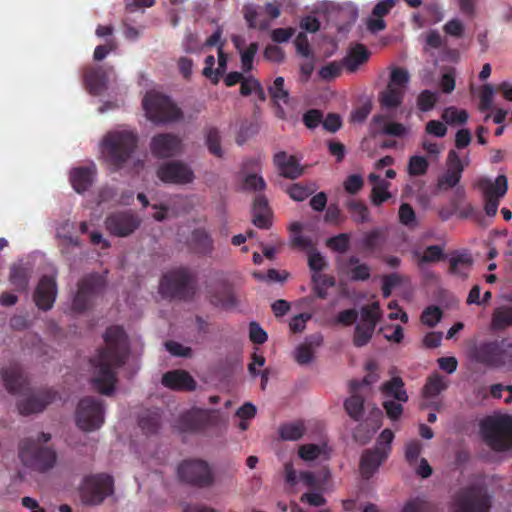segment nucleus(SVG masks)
<instances>
[{
	"label": "nucleus",
	"instance_id": "ea45409f",
	"mask_svg": "<svg viewBox=\"0 0 512 512\" xmlns=\"http://www.w3.org/2000/svg\"><path fill=\"white\" fill-rule=\"evenodd\" d=\"M191 242L195 250L203 255L210 254L214 250V242L210 234L204 228H197L191 234Z\"/></svg>",
	"mask_w": 512,
	"mask_h": 512
},
{
	"label": "nucleus",
	"instance_id": "393cba45",
	"mask_svg": "<svg viewBox=\"0 0 512 512\" xmlns=\"http://www.w3.org/2000/svg\"><path fill=\"white\" fill-rule=\"evenodd\" d=\"M350 397L344 401V409L351 419L361 421L364 415V397L360 395V383L358 380H351L349 383Z\"/></svg>",
	"mask_w": 512,
	"mask_h": 512
},
{
	"label": "nucleus",
	"instance_id": "f704fd0d",
	"mask_svg": "<svg viewBox=\"0 0 512 512\" xmlns=\"http://www.w3.org/2000/svg\"><path fill=\"white\" fill-rule=\"evenodd\" d=\"M381 391L385 397H391L398 402H407L408 394L405 389V383L401 377L395 376L386 381L381 386Z\"/></svg>",
	"mask_w": 512,
	"mask_h": 512
},
{
	"label": "nucleus",
	"instance_id": "5fc2aeb1",
	"mask_svg": "<svg viewBox=\"0 0 512 512\" xmlns=\"http://www.w3.org/2000/svg\"><path fill=\"white\" fill-rule=\"evenodd\" d=\"M442 316L443 312L438 306L430 305L423 310L421 314V322L424 325L433 328L438 322H440Z\"/></svg>",
	"mask_w": 512,
	"mask_h": 512
},
{
	"label": "nucleus",
	"instance_id": "20e7f679",
	"mask_svg": "<svg viewBox=\"0 0 512 512\" xmlns=\"http://www.w3.org/2000/svg\"><path fill=\"white\" fill-rule=\"evenodd\" d=\"M480 433L484 442L494 451L512 449V416H488L480 422Z\"/></svg>",
	"mask_w": 512,
	"mask_h": 512
},
{
	"label": "nucleus",
	"instance_id": "72a5a7b5",
	"mask_svg": "<svg viewBox=\"0 0 512 512\" xmlns=\"http://www.w3.org/2000/svg\"><path fill=\"white\" fill-rule=\"evenodd\" d=\"M509 327H512V306L502 305L495 308L491 317L490 329L493 332H500Z\"/></svg>",
	"mask_w": 512,
	"mask_h": 512
},
{
	"label": "nucleus",
	"instance_id": "774afa93",
	"mask_svg": "<svg viewBox=\"0 0 512 512\" xmlns=\"http://www.w3.org/2000/svg\"><path fill=\"white\" fill-rule=\"evenodd\" d=\"M381 237L382 234L379 229H374L370 232H367L362 240L363 248L371 252L374 251L380 246Z\"/></svg>",
	"mask_w": 512,
	"mask_h": 512
},
{
	"label": "nucleus",
	"instance_id": "a19ab883",
	"mask_svg": "<svg viewBox=\"0 0 512 512\" xmlns=\"http://www.w3.org/2000/svg\"><path fill=\"white\" fill-rule=\"evenodd\" d=\"M413 258L417 261L418 266H422L427 263H436L444 260L445 254L443 248L439 245L428 246L423 253L414 251L412 253Z\"/></svg>",
	"mask_w": 512,
	"mask_h": 512
},
{
	"label": "nucleus",
	"instance_id": "c03bdc74",
	"mask_svg": "<svg viewBox=\"0 0 512 512\" xmlns=\"http://www.w3.org/2000/svg\"><path fill=\"white\" fill-rule=\"evenodd\" d=\"M305 433V426L301 421L285 423L279 428L280 438L286 441H297Z\"/></svg>",
	"mask_w": 512,
	"mask_h": 512
},
{
	"label": "nucleus",
	"instance_id": "37998d69",
	"mask_svg": "<svg viewBox=\"0 0 512 512\" xmlns=\"http://www.w3.org/2000/svg\"><path fill=\"white\" fill-rule=\"evenodd\" d=\"M498 359L497 369L512 371V340H499Z\"/></svg>",
	"mask_w": 512,
	"mask_h": 512
},
{
	"label": "nucleus",
	"instance_id": "aec40b11",
	"mask_svg": "<svg viewBox=\"0 0 512 512\" xmlns=\"http://www.w3.org/2000/svg\"><path fill=\"white\" fill-rule=\"evenodd\" d=\"M57 296V285L53 277L44 275L40 278L34 292L36 306L44 311L53 307Z\"/></svg>",
	"mask_w": 512,
	"mask_h": 512
},
{
	"label": "nucleus",
	"instance_id": "c85d7f7f",
	"mask_svg": "<svg viewBox=\"0 0 512 512\" xmlns=\"http://www.w3.org/2000/svg\"><path fill=\"white\" fill-rule=\"evenodd\" d=\"M406 127L398 122H386L385 116L374 115L370 123V133L373 136L378 134L391 135L395 137H402L406 134Z\"/></svg>",
	"mask_w": 512,
	"mask_h": 512
},
{
	"label": "nucleus",
	"instance_id": "052dcab7",
	"mask_svg": "<svg viewBox=\"0 0 512 512\" xmlns=\"http://www.w3.org/2000/svg\"><path fill=\"white\" fill-rule=\"evenodd\" d=\"M374 329L365 325H356L353 337V344L356 347H363L371 340Z\"/></svg>",
	"mask_w": 512,
	"mask_h": 512
},
{
	"label": "nucleus",
	"instance_id": "6e6552de",
	"mask_svg": "<svg viewBox=\"0 0 512 512\" xmlns=\"http://www.w3.org/2000/svg\"><path fill=\"white\" fill-rule=\"evenodd\" d=\"M179 479L193 487L209 488L215 484V474L210 464L202 459H185L177 467Z\"/></svg>",
	"mask_w": 512,
	"mask_h": 512
},
{
	"label": "nucleus",
	"instance_id": "2f4dec72",
	"mask_svg": "<svg viewBox=\"0 0 512 512\" xmlns=\"http://www.w3.org/2000/svg\"><path fill=\"white\" fill-rule=\"evenodd\" d=\"M473 259L469 253H454L449 259V273L462 279L468 278Z\"/></svg>",
	"mask_w": 512,
	"mask_h": 512
},
{
	"label": "nucleus",
	"instance_id": "49530a36",
	"mask_svg": "<svg viewBox=\"0 0 512 512\" xmlns=\"http://www.w3.org/2000/svg\"><path fill=\"white\" fill-rule=\"evenodd\" d=\"M381 315L382 312L378 302H373L370 305L364 306L361 309V325H365L375 330Z\"/></svg>",
	"mask_w": 512,
	"mask_h": 512
},
{
	"label": "nucleus",
	"instance_id": "4468645a",
	"mask_svg": "<svg viewBox=\"0 0 512 512\" xmlns=\"http://www.w3.org/2000/svg\"><path fill=\"white\" fill-rule=\"evenodd\" d=\"M114 77L115 71L112 66H89L84 69L83 84L89 94L99 96L108 89V84Z\"/></svg>",
	"mask_w": 512,
	"mask_h": 512
},
{
	"label": "nucleus",
	"instance_id": "bf43d9fd",
	"mask_svg": "<svg viewBox=\"0 0 512 512\" xmlns=\"http://www.w3.org/2000/svg\"><path fill=\"white\" fill-rule=\"evenodd\" d=\"M401 512H434V506L426 500L416 497L409 500Z\"/></svg>",
	"mask_w": 512,
	"mask_h": 512
},
{
	"label": "nucleus",
	"instance_id": "6ab92c4d",
	"mask_svg": "<svg viewBox=\"0 0 512 512\" xmlns=\"http://www.w3.org/2000/svg\"><path fill=\"white\" fill-rule=\"evenodd\" d=\"M55 397L56 393L51 389L40 390L29 397L19 400L17 408L21 415L39 413L43 411L48 404L52 403Z\"/></svg>",
	"mask_w": 512,
	"mask_h": 512
},
{
	"label": "nucleus",
	"instance_id": "ddd939ff",
	"mask_svg": "<svg viewBox=\"0 0 512 512\" xmlns=\"http://www.w3.org/2000/svg\"><path fill=\"white\" fill-rule=\"evenodd\" d=\"M141 218L132 211H118L105 219V228L113 236L127 237L141 225Z\"/></svg>",
	"mask_w": 512,
	"mask_h": 512
},
{
	"label": "nucleus",
	"instance_id": "cd10ccee",
	"mask_svg": "<svg viewBox=\"0 0 512 512\" xmlns=\"http://www.w3.org/2000/svg\"><path fill=\"white\" fill-rule=\"evenodd\" d=\"M387 458V453L381 449L366 450L360 460V472L364 479H369Z\"/></svg>",
	"mask_w": 512,
	"mask_h": 512
},
{
	"label": "nucleus",
	"instance_id": "0e129e2a",
	"mask_svg": "<svg viewBox=\"0 0 512 512\" xmlns=\"http://www.w3.org/2000/svg\"><path fill=\"white\" fill-rule=\"evenodd\" d=\"M364 186L363 177L359 174L349 175L344 183V190L351 195L357 194Z\"/></svg>",
	"mask_w": 512,
	"mask_h": 512
},
{
	"label": "nucleus",
	"instance_id": "bb28decb",
	"mask_svg": "<svg viewBox=\"0 0 512 512\" xmlns=\"http://www.w3.org/2000/svg\"><path fill=\"white\" fill-rule=\"evenodd\" d=\"M272 211L264 195H257L252 207V222L260 229H269L272 225Z\"/></svg>",
	"mask_w": 512,
	"mask_h": 512
},
{
	"label": "nucleus",
	"instance_id": "8fccbe9b",
	"mask_svg": "<svg viewBox=\"0 0 512 512\" xmlns=\"http://www.w3.org/2000/svg\"><path fill=\"white\" fill-rule=\"evenodd\" d=\"M346 207L351 213L353 221L356 223H366L369 221L370 212L368 207L362 201L351 199L346 202Z\"/></svg>",
	"mask_w": 512,
	"mask_h": 512
},
{
	"label": "nucleus",
	"instance_id": "4be33fe9",
	"mask_svg": "<svg viewBox=\"0 0 512 512\" xmlns=\"http://www.w3.org/2000/svg\"><path fill=\"white\" fill-rule=\"evenodd\" d=\"M1 375L4 386L9 393L21 394L27 390L28 379L19 364L14 363L3 368Z\"/></svg>",
	"mask_w": 512,
	"mask_h": 512
},
{
	"label": "nucleus",
	"instance_id": "7c9ffc66",
	"mask_svg": "<svg viewBox=\"0 0 512 512\" xmlns=\"http://www.w3.org/2000/svg\"><path fill=\"white\" fill-rule=\"evenodd\" d=\"M95 166L77 167L70 172V182L77 193H83L92 185Z\"/></svg>",
	"mask_w": 512,
	"mask_h": 512
},
{
	"label": "nucleus",
	"instance_id": "f257e3e1",
	"mask_svg": "<svg viewBox=\"0 0 512 512\" xmlns=\"http://www.w3.org/2000/svg\"><path fill=\"white\" fill-rule=\"evenodd\" d=\"M106 346L98 350L91 358L92 388L100 394L110 396L115 391L117 369L121 368L128 357L127 336L120 326L108 327L104 334Z\"/></svg>",
	"mask_w": 512,
	"mask_h": 512
},
{
	"label": "nucleus",
	"instance_id": "864d4df0",
	"mask_svg": "<svg viewBox=\"0 0 512 512\" xmlns=\"http://www.w3.org/2000/svg\"><path fill=\"white\" fill-rule=\"evenodd\" d=\"M429 163L423 156L413 155L408 161V174L412 177L422 176L427 173Z\"/></svg>",
	"mask_w": 512,
	"mask_h": 512
},
{
	"label": "nucleus",
	"instance_id": "a18cd8bd",
	"mask_svg": "<svg viewBox=\"0 0 512 512\" xmlns=\"http://www.w3.org/2000/svg\"><path fill=\"white\" fill-rule=\"evenodd\" d=\"M205 142L208 151L215 157L222 158L221 135L216 127L210 126L205 131Z\"/></svg>",
	"mask_w": 512,
	"mask_h": 512
},
{
	"label": "nucleus",
	"instance_id": "5701e85b",
	"mask_svg": "<svg viewBox=\"0 0 512 512\" xmlns=\"http://www.w3.org/2000/svg\"><path fill=\"white\" fill-rule=\"evenodd\" d=\"M499 340L480 343L472 350V359L484 366L497 369Z\"/></svg>",
	"mask_w": 512,
	"mask_h": 512
},
{
	"label": "nucleus",
	"instance_id": "e433bc0d",
	"mask_svg": "<svg viewBox=\"0 0 512 512\" xmlns=\"http://www.w3.org/2000/svg\"><path fill=\"white\" fill-rule=\"evenodd\" d=\"M138 425L146 435L157 434L161 426V414L159 410H146L141 413Z\"/></svg>",
	"mask_w": 512,
	"mask_h": 512
},
{
	"label": "nucleus",
	"instance_id": "423d86ee",
	"mask_svg": "<svg viewBox=\"0 0 512 512\" xmlns=\"http://www.w3.org/2000/svg\"><path fill=\"white\" fill-rule=\"evenodd\" d=\"M147 118L155 124L176 122L183 117L180 108L170 97L157 91H148L143 98Z\"/></svg>",
	"mask_w": 512,
	"mask_h": 512
},
{
	"label": "nucleus",
	"instance_id": "e2e57ef3",
	"mask_svg": "<svg viewBox=\"0 0 512 512\" xmlns=\"http://www.w3.org/2000/svg\"><path fill=\"white\" fill-rule=\"evenodd\" d=\"M342 68V61L340 63L336 61L329 62L319 70V76L323 80H333L340 76Z\"/></svg>",
	"mask_w": 512,
	"mask_h": 512
},
{
	"label": "nucleus",
	"instance_id": "a878e982",
	"mask_svg": "<svg viewBox=\"0 0 512 512\" xmlns=\"http://www.w3.org/2000/svg\"><path fill=\"white\" fill-rule=\"evenodd\" d=\"M210 424V415L204 410L184 413L179 419L180 428L185 432H201Z\"/></svg>",
	"mask_w": 512,
	"mask_h": 512
},
{
	"label": "nucleus",
	"instance_id": "0eeeda50",
	"mask_svg": "<svg viewBox=\"0 0 512 512\" xmlns=\"http://www.w3.org/2000/svg\"><path fill=\"white\" fill-rule=\"evenodd\" d=\"M452 508L453 512H489L491 496L485 486L472 484L454 495Z\"/></svg>",
	"mask_w": 512,
	"mask_h": 512
},
{
	"label": "nucleus",
	"instance_id": "473e14b6",
	"mask_svg": "<svg viewBox=\"0 0 512 512\" xmlns=\"http://www.w3.org/2000/svg\"><path fill=\"white\" fill-rule=\"evenodd\" d=\"M323 342L321 334H314L307 338L306 342L299 345L295 350V360L300 365L308 364L312 361L314 352L313 346H320Z\"/></svg>",
	"mask_w": 512,
	"mask_h": 512
},
{
	"label": "nucleus",
	"instance_id": "dca6fc26",
	"mask_svg": "<svg viewBox=\"0 0 512 512\" xmlns=\"http://www.w3.org/2000/svg\"><path fill=\"white\" fill-rule=\"evenodd\" d=\"M157 176L164 183L177 185L191 183L195 178L192 169L180 161H172L161 165L157 170Z\"/></svg>",
	"mask_w": 512,
	"mask_h": 512
},
{
	"label": "nucleus",
	"instance_id": "09e8293b",
	"mask_svg": "<svg viewBox=\"0 0 512 512\" xmlns=\"http://www.w3.org/2000/svg\"><path fill=\"white\" fill-rule=\"evenodd\" d=\"M317 185L314 182L310 183H295L288 189V195L295 201H304L317 190Z\"/></svg>",
	"mask_w": 512,
	"mask_h": 512
},
{
	"label": "nucleus",
	"instance_id": "2eb2a0df",
	"mask_svg": "<svg viewBox=\"0 0 512 512\" xmlns=\"http://www.w3.org/2000/svg\"><path fill=\"white\" fill-rule=\"evenodd\" d=\"M321 474L322 473H314L311 471H301L298 475L291 462L284 464L285 483L290 488H294L299 482H301L309 489L319 490L328 478L329 471H325L323 477H321Z\"/></svg>",
	"mask_w": 512,
	"mask_h": 512
},
{
	"label": "nucleus",
	"instance_id": "f3484780",
	"mask_svg": "<svg viewBox=\"0 0 512 512\" xmlns=\"http://www.w3.org/2000/svg\"><path fill=\"white\" fill-rule=\"evenodd\" d=\"M182 148V140L172 133H159L150 142L151 153L157 158H170L177 155Z\"/></svg>",
	"mask_w": 512,
	"mask_h": 512
},
{
	"label": "nucleus",
	"instance_id": "a211bd4d",
	"mask_svg": "<svg viewBox=\"0 0 512 512\" xmlns=\"http://www.w3.org/2000/svg\"><path fill=\"white\" fill-rule=\"evenodd\" d=\"M464 166L455 150H450L447 156V169L438 177L437 187L439 190H448L458 185L462 178Z\"/></svg>",
	"mask_w": 512,
	"mask_h": 512
},
{
	"label": "nucleus",
	"instance_id": "1a4fd4ad",
	"mask_svg": "<svg viewBox=\"0 0 512 512\" xmlns=\"http://www.w3.org/2000/svg\"><path fill=\"white\" fill-rule=\"evenodd\" d=\"M106 288V279L98 273L84 276L77 285V292L73 298L72 308L77 312L90 309L94 301L101 296Z\"/></svg>",
	"mask_w": 512,
	"mask_h": 512
},
{
	"label": "nucleus",
	"instance_id": "338daca9",
	"mask_svg": "<svg viewBox=\"0 0 512 512\" xmlns=\"http://www.w3.org/2000/svg\"><path fill=\"white\" fill-rule=\"evenodd\" d=\"M443 31L454 38H462L464 35L465 27L463 22L458 18H453L446 22L443 26Z\"/></svg>",
	"mask_w": 512,
	"mask_h": 512
},
{
	"label": "nucleus",
	"instance_id": "c9c22d12",
	"mask_svg": "<svg viewBox=\"0 0 512 512\" xmlns=\"http://www.w3.org/2000/svg\"><path fill=\"white\" fill-rule=\"evenodd\" d=\"M210 302L224 310H233L238 305V299L230 287H223L221 290L211 293Z\"/></svg>",
	"mask_w": 512,
	"mask_h": 512
},
{
	"label": "nucleus",
	"instance_id": "13d9d810",
	"mask_svg": "<svg viewBox=\"0 0 512 512\" xmlns=\"http://www.w3.org/2000/svg\"><path fill=\"white\" fill-rule=\"evenodd\" d=\"M437 100L438 97L435 92L423 90L417 97V107L422 112H428L435 107Z\"/></svg>",
	"mask_w": 512,
	"mask_h": 512
},
{
	"label": "nucleus",
	"instance_id": "c756f323",
	"mask_svg": "<svg viewBox=\"0 0 512 512\" xmlns=\"http://www.w3.org/2000/svg\"><path fill=\"white\" fill-rule=\"evenodd\" d=\"M369 57L370 52L366 46L358 43L349 48L347 55L342 59V65L349 73H355L369 60Z\"/></svg>",
	"mask_w": 512,
	"mask_h": 512
},
{
	"label": "nucleus",
	"instance_id": "de8ad7c7",
	"mask_svg": "<svg viewBox=\"0 0 512 512\" xmlns=\"http://www.w3.org/2000/svg\"><path fill=\"white\" fill-rule=\"evenodd\" d=\"M447 383L443 376L439 374L428 377L423 387V396L425 398H433L438 396L442 391L446 390Z\"/></svg>",
	"mask_w": 512,
	"mask_h": 512
},
{
	"label": "nucleus",
	"instance_id": "58836bf2",
	"mask_svg": "<svg viewBox=\"0 0 512 512\" xmlns=\"http://www.w3.org/2000/svg\"><path fill=\"white\" fill-rule=\"evenodd\" d=\"M405 91L401 87L388 85L387 88L380 93L379 101L382 107L387 109H395L399 107L404 99Z\"/></svg>",
	"mask_w": 512,
	"mask_h": 512
},
{
	"label": "nucleus",
	"instance_id": "4d7b16f0",
	"mask_svg": "<svg viewBox=\"0 0 512 512\" xmlns=\"http://www.w3.org/2000/svg\"><path fill=\"white\" fill-rule=\"evenodd\" d=\"M258 49V43L252 42L244 51L240 52L241 66L244 73H249L253 69V62Z\"/></svg>",
	"mask_w": 512,
	"mask_h": 512
},
{
	"label": "nucleus",
	"instance_id": "680f3d73",
	"mask_svg": "<svg viewBox=\"0 0 512 512\" xmlns=\"http://www.w3.org/2000/svg\"><path fill=\"white\" fill-rule=\"evenodd\" d=\"M389 185L390 184L388 182H383V184L375 185L372 188L371 201L374 206L382 205L391 197L390 192H388Z\"/></svg>",
	"mask_w": 512,
	"mask_h": 512
},
{
	"label": "nucleus",
	"instance_id": "603ef678",
	"mask_svg": "<svg viewBox=\"0 0 512 512\" xmlns=\"http://www.w3.org/2000/svg\"><path fill=\"white\" fill-rule=\"evenodd\" d=\"M468 113L464 109H457L450 106L444 109L442 119L449 125L464 124L468 120Z\"/></svg>",
	"mask_w": 512,
	"mask_h": 512
},
{
	"label": "nucleus",
	"instance_id": "7ed1b4c3",
	"mask_svg": "<svg viewBox=\"0 0 512 512\" xmlns=\"http://www.w3.org/2000/svg\"><path fill=\"white\" fill-rule=\"evenodd\" d=\"M50 439L49 433L41 432L37 439L22 440L19 444V457L23 465L41 473L52 469L56 464L57 454L54 449L41 445Z\"/></svg>",
	"mask_w": 512,
	"mask_h": 512
},
{
	"label": "nucleus",
	"instance_id": "4c0bfd02",
	"mask_svg": "<svg viewBox=\"0 0 512 512\" xmlns=\"http://www.w3.org/2000/svg\"><path fill=\"white\" fill-rule=\"evenodd\" d=\"M30 269L23 264H13L10 268L9 281L16 291H26L29 279Z\"/></svg>",
	"mask_w": 512,
	"mask_h": 512
},
{
	"label": "nucleus",
	"instance_id": "6e6d98bb",
	"mask_svg": "<svg viewBox=\"0 0 512 512\" xmlns=\"http://www.w3.org/2000/svg\"><path fill=\"white\" fill-rule=\"evenodd\" d=\"M327 247L338 253H345L349 250L350 236L347 233H340L330 237L326 241Z\"/></svg>",
	"mask_w": 512,
	"mask_h": 512
},
{
	"label": "nucleus",
	"instance_id": "69168bd1",
	"mask_svg": "<svg viewBox=\"0 0 512 512\" xmlns=\"http://www.w3.org/2000/svg\"><path fill=\"white\" fill-rule=\"evenodd\" d=\"M399 221L407 227H414L416 225V215L410 204H401L399 208Z\"/></svg>",
	"mask_w": 512,
	"mask_h": 512
},
{
	"label": "nucleus",
	"instance_id": "9d476101",
	"mask_svg": "<svg viewBox=\"0 0 512 512\" xmlns=\"http://www.w3.org/2000/svg\"><path fill=\"white\" fill-rule=\"evenodd\" d=\"M75 421L85 432L99 429L104 424L103 401L91 396L82 398L76 408Z\"/></svg>",
	"mask_w": 512,
	"mask_h": 512
},
{
	"label": "nucleus",
	"instance_id": "412c9836",
	"mask_svg": "<svg viewBox=\"0 0 512 512\" xmlns=\"http://www.w3.org/2000/svg\"><path fill=\"white\" fill-rule=\"evenodd\" d=\"M273 163L277 168L279 175L287 179H297L304 173V167L295 155H289L285 151L274 154Z\"/></svg>",
	"mask_w": 512,
	"mask_h": 512
},
{
	"label": "nucleus",
	"instance_id": "f03ea898",
	"mask_svg": "<svg viewBox=\"0 0 512 512\" xmlns=\"http://www.w3.org/2000/svg\"><path fill=\"white\" fill-rule=\"evenodd\" d=\"M138 135L131 130H113L105 134L101 141L104 161L113 171H119L133 158L138 147Z\"/></svg>",
	"mask_w": 512,
	"mask_h": 512
},
{
	"label": "nucleus",
	"instance_id": "39448f33",
	"mask_svg": "<svg viewBox=\"0 0 512 512\" xmlns=\"http://www.w3.org/2000/svg\"><path fill=\"white\" fill-rule=\"evenodd\" d=\"M159 293L164 298L189 301L195 295V277L188 268L172 269L162 276Z\"/></svg>",
	"mask_w": 512,
	"mask_h": 512
},
{
	"label": "nucleus",
	"instance_id": "3c124183",
	"mask_svg": "<svg viewBox=\"0 0 512 512\" xmlns=\"http://www.w3.org/2000/svg\"><path fill=\"white\" fill-rule=\"evenodd\" d=\"M268 92L275 104L281 102L286 104L289 101V92L284 88V78L281 76L274 79L273 84L268 88Z\"/></svg>",
	"mask_w": 512,
	"mask_h": 512
},
{
	"label": "nucleus",
	"instance_id": "79ce46f5",
	"mask_svg": "<svg viewBox=\"0 0 512 512\" xmlns=\"http://www.w3.org/2000/svg\"><path fill=\"white\" fill-rule=\"evenodd\" d=\"M311 280L313 292L320 299H325L328 295V288L335 286V278L327 274L314 273Z\"/></svg>",
	"mask_w": 512,
	"mask_h": 512
},
{
	"label": "nucleus",
	"instance_id": "9b49d317",
	"mask_svg": "<svg viewBox=\"0 0 512 512\" xmlns=\"http://www.w3.org/2000/svg\"><path fill=\"white\" fill-rule=\"evenodd\" d=\"M113 489L112 476L105 473L87 476L80 487L81 500L87 505H98L113 493Z\"/></svg>",
	"mask_w": 512,
	"mask_h": 512
},
{
	"label": "nucleus",
	"instance_id": "f8f14e48",
	"mask_svg": "<svg viewBox=\"0 0 512 512\" xmlns=\"http://www.w3.org/2000/svg\"><path fill=\"white\" fill-rule=\"evenodd\" d=\"M482 191L484 199V210L487 216L496 215L500 199L505 196L508 190V181L505 175H498L494 182L489 178H481L477 183Z\"/></svg>",
	"mask_w": 512,
	"mask_h": 512
},
{
	"label": "nucleus",
	"instance_id": "b1692460",
	"mask_svg": "<svg viewBox=\"0 0 512 512\" xmlns=\"http://www.w3.org/2000/svg\"><path fill=\"white\" fill-rule=\"evenodd\" d=\"M161 382L165 387L176 391H193L196 388L193 377L180 369L164 373Z\"/></svg>",
	"mask_w": 512,
	"mask_h": 512
}]
</instances>
